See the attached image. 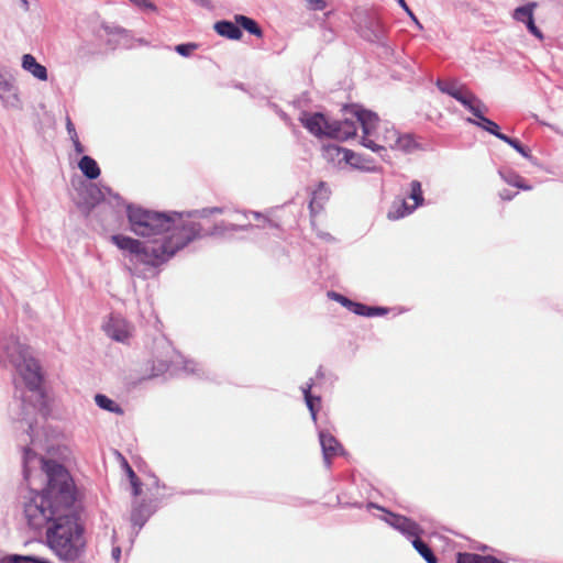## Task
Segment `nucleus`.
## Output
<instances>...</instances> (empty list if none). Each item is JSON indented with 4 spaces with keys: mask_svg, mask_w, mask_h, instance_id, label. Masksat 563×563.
Masks as SVG:
<instances>
[{
    "mask_svg": "<svg viewBox=\"0 0 563 563\" xmlns=\"http://www.w3.org/2000/svg\"><path fill=\"white\" fill-rule=\"evenodd\" d=\"M408 198L413 200L412 205H409L406 200L401 199L399 201H395L387 213V218L389 220H398L405 218L406 216L411 214L417 208L423 206L424 198L423 191L421 187V183L419 180H412L409 184V194Z\"/></svg>",
    "mask_w": 563,
    "mask_h": 563,
    "instance_id": "nucleus-7",
    "label": "nucleus"
},
{
    "mask_svg": "<svg viewBox=\"0 0 563 563\" xmlns=\"http://www.w3.org/2000/svg\"><path fill=\"white\" fill-rule=\"evenodd\" d=\"M153 512L154 510H152L145 503H135L133 505L131 511V521L133 527L137 528L135 534L140 532Z\"/></svg>",
    "mask_w": 563,
    "mask_h": 563,
    "instance_id": "nucleus-18",
    "label": "nucleus"
},
{
    "mask_svg": "<svg viewBox=\"0 0 563 563\" xmlns=\"http://www.w3.org/2000/svg\"><path fill=\"white\" fill-rule=\"evenodd\" d=\"M299 120L308 132L316 137H329L331 120H329L323 113H309L307 111H302Z\"/></svg>",
    "mask_w": 563,
    "mask_h": 563,
    "instance_id": "nucleus-12",
    "label": "nucleus"
},
{
    "mask_svg": "<svg viewBox=\"0 0 563 563\" xmlns=\"http://www.w3.org/2000/svg\"><path fill=\"white\" fill-rule=\"evenodd\" d=\"M306 405L310 411L311 419L313 422H317V405L320 404L321 398L319 396H309L305 398Z\"/></svg>",
    "mask_w": 563,
    "mask_h": 563,
    "instance_id": "nucleus-36",
    "label": "nucleus"
},
{
    "mask_svg": "<svg viewBox=\"0 0 563 563\" xmlns=\"http://www.w3.org/2000/svg\"><path fill=\"white\" fill-rule=\"evenodd\" d=\"M350 311L357 316L368 317L369 306L354 301Z\"/></svg>",
    "mask_w": 563,
    "mask_h": 563,
    "instance_id": "nucleus-39",
    "label": "nucleus"
},
{
    "mask_svg": "<svg viewBox=\"0 0 563 563\" xmlns=\"http://www.w3.org/2000/svg\"><path fill=\"white\" fill-rule=\"evenodd\" d=\"M526 26L531 34H533L539 40H543V34L540 31V29L536 25L533 16L526 22Z\"/></svg>",
    "mask_w": 563,
    "mask_h": 563,
    "instance_id": "nucleus-40",
    "label": "nucleus"
},
{
    "mask_svg": "<svg viewBox=\"0 0 563 563\" xmlns=\"http://www.w3.org/2000/svg\"><path fill=\"white\" fill-rule=\"evenodd\" d=\"M40 467L47 486L42 493L31 490L24 501L23 512L27 526L34 531L47 530L59 515L78 503V492L69 472L55 461L40 457L31 448L23 449V476L31 484L33 468Z\"/></svg>",
    "mask_w": 563,
    "mask_h": 563,
    "instance_id": "nucleus-2",
    "label": "nucleus"
},
{
    "mask_svg": "<svg viewBox=\"0 0 563 563\" xmlns=\"http://www.w3.org/2000/svg\"><path fill=\"white\" fill-rule=\"evenodd\" d=\"M387 308L369 306L368 317L384 316L387 313Z\"/></svg>",
    "mask_w": 563,
    "mask_h": 563,
    "instance_id": "nucleus-45",
    "label": "nucleus"
},
{
    "mask_svg": "<svg viewBox=\"0 0 563 563\" xmlns=\"http://www.w3.org/2000/svg\"><path fill=\"white\" fill-rule=\"evenodd\" d=\"M457 563H506L493 555H481L476 553H459Z\"/></svg>",
    "mask_w": 563,
    "mask_h": 563,
    "instance_id": "nucleus-26",
    "label": "nucleus"
},
{
    "mask_svg": "<svg viewBox=\"0 0 563 563\" xmlns=\"http://www.w3.org/2000/svg\"><path fill=\"white\" fill-rule=\"evenodd\" d=\"M66 129H67L70 140H75L76 137H78L75 125L71 122L69 117H67V119H66Z\"/></svg>",
    "mask_w": 563,
    "mask_h": 563,
    "instance_id": "nucleus-44",
    "label": "nucleus"
},
{
    "mask_svg": "<svg viewBox=\"0 0 563 563\" xmlns=\"http://www.w3.org/2000/svg\"><path fill=\"white\" fill-rule=\"evenodd\" d=\"M196 48L197 44L195 43L178 44L175 46V51L184 57L190 56Z\"/></svg>",
    "mask_w": 563,
    "mask_h": 563,
    "instance_id": "nucleus-37",
    "label": "nucleus"
},
{
    "mask_svg": "<svg viewBox=\"0 0 563 563\" xmlns=\"http://www.w3.org/2000/svg\"><path fill=\"white\" fill-rule=\"evenodd\" d=\"M130 483L132 486V494L134 496H139L142 492V488H141L142 484H141L140 479L137 478L136 481H131Z\"/></svg>",
    "mask_w": 563,
    "mask_h": 563,
    "instance_id": "nucleus-46",
    "label": "nucleus"
},
{
    "mask_svg": "<svg viewBox=\"0 0 563 563\" xmlns=\"http://www.w3.org/2000/svg\"><path fill=\"white\" fill-rule=\"evenodd\" d=\"M29 431H30V432H33V426H32V423H29Z\"/></svg>",
    "mask_w": 563,
    "mask_h": 563,
    "instance_id": "nucleus-58",
    "label": "nucleus"
},
{
    "mask_svg": "<svg viewBox=\"0 0 563 563\" xmlns=\"http://www.w3.org/2000/svg\"><path fill=\"white\" fill-rule=\"evenodd\" d=\"M126 216L131 231L151 240L142 243L123 234H114L111 242L145 265L157 267L165 264L201 234L199 225L162 211L126 205Z\"/></svg>",
    "mask_w": 563,
    "mask_h": 563,
    "instance_id": "nucleus-1",
    "label": "nucleus"
},
{
    "mask_svg": "<svg viewBox=\"0 0 563 563\" xmlns=\"http://www.w3.org/2000/svg\"><path fill=\"white\" fill-rule=\"evenodd\" d=\"M71 142H73L74 148L77 154H81L85 152V148L78 137H76L75 140H71Z\"/></svg>",
    "mask_w": 563,
    "mask_h": 563,
    "instance_id": "nucleus-49",
    "label": "nucleus"
},
{
    "mask_svg": "<svg viewBox=\"0 0 563 563\" xmlns=\"http://www.w3.org/2000/svg\"><path fill=\"white\" fill-rule=\"evenodd\" d=\"M102 328L109 338L121 343L128 342L131 336V325L120 316H110Z\"/></svg>",
    "mask_w": 563,
    "mask_h": 563,
    "instance_id": "nucleus-14",
    "label": "nucleus"
},
{
    "mask_svg": "<svg viewBox=\"0 0 563 563\" xmlns=\"http://www.w3.org/2000/svg\"><path fill=\"white\" fill-rule=\"evenodd\" d=\"M166 213L168 216H172L173 218L181 217L185 221H188V222L199 225V228L201 230V234L191 241V242H194L195 240L205 238V230L202 229L201 224L199 222H197L196 220L208 218L209 216L212 214V210L210 208H202L199 210H191V211H187V212L172 211V212H166Z\"/></svg>",
    "mask_w": 563,
    "mask_h": 563,
    "instance_id": "nucleus-19",
    "label": "nucleus"
},
{
    "mask_svg": "<svg viewBox=\"0 0 563 563\" xmlns=\"http://www.w3.org/2000/svg\"><path fill=\"white\" fill-rule=\"evenodd\" d=\"M398 2V4L408 13V15L416 22V24L421 27L419 21L417 20L416 15L413 14V12L409 9V7L407 5L406 1L405 0H396Z\"/></svg>",
    "mask_w": 563,
    "mask_h": 563,
    "instance_id": "nucleus-43",
    "label": "nucleus"
},
{
    "mask_svg": "<svg viewBox=\"0 0 563 563\" xmlns=\"http://www.w3.org/2000/svg\"><path fill=\"white\" fill-rule=\"evenodd\" d=\"M0 563H52L48 560L35 555L8 554L0 559Z\"/></svg>",
    "mask_w": 563,
    "mask_h": 563,
    "instance_id": "nucleus-28",
    "label": "nucleus"
},
{
    "mask_svg": "<svg viewBox=\"0 0 563 563\" xmlns=\"http://www.w3.org/2000/svg\"><path fill=\"white\" fill-rule=\"evenodd\" d=\"M347 148L340 147L338 145H325L322 148V155L325 161L328 162H335L339 163L344 162V152H346Z\"/></svg>",
    "mask_w": 563,
    "mask_h": 563,
    "instance_id": "nucleus-33",
    "label": "nucleus"
},
{
    "mask_svg": "<svg viewBox=\"0 0 563 563\" xmlns=\"http://www.w3.org/2000/svg\"><path fill=\"white\" fill-rule=\"evenodd\" d=\"M500 177L510 186L522 190H530L532 187L527 185L525 179L512 170H499Z\"/></svg>",
    "mask_w": 563,
    "mask_h": 563,
    "instance_id": "nucleus-29",
    "label": "nucleus"
},
{
    "mask_svg": "<svg viewBox=\"0 0 563 563\" xmlns=\"http://www.w3.org/2000/svg\"><path fill=\"white\" fill-rule=\"evenodd\" d=\"M252 228H253V225L249 222L241 223V224L231 223L230 232L249 231Z\"/></svg>",
    "mask_w": 563,
    "mask_h": 563,
    "instance_id": "nucleus-42",
    "label": "nucleus"
},
{
    "mask_svg": "<svg viewBox=\"0 0 563 563\" xmlns=\"http://www.w3.org/2000/svg\"><path fill=\"white\" fill-rule=\"evenodd\" d=\"M22 68L38 80H47L46 67L37 63L35 57L31 54H24L22 56Z\"/></svg>",
    "mask_w": 563,
    "mask_h": 563,
    "instance_id": "nucleus-20",
    "label": "nucleus"
},
{
    "mask_svg": "<svg viewBox=\"0 0 563 563\" xmlns=\"http://www.w3.org/2000/svg\"><path fill=\"white\" fill-rule=\"evenodd\" d=\"M125 467H126V473H128V476H129V478H130V482H131V481H136V479H137V476H136V474L134 473V471L132 470V467H131L128 463H125Z\"/></svg>",
    "mask_w": 563,
    "mask_h": 563,
    "instance_id": "nucleus-51",
    "label": "nucleus"
},
{
    "mask_svg": "<svg viewBox=\"0 0 563 563\" xmlns=\"http://www.w3.org/2000/svg\"><path fill=\"white\" fill-rule=\"evenodd\" d=\"M501 141L507 143L508 145H510L521 156H523L526 158L530 157L529 151L517 139H512V137H510V136L505 134L503 136Z\"/></svg>",
    "mask_w": 563,
    "mask_h": 563,
    "instance_id": "nucleus-35",
    "label": "nucleus"
},
{
    "mask_svg": "<svg viewBox=\"0 0 563 563\" xmlns=\"http://www.w3.org/2000/svg\"><path fill=\"white\" fill-rule=\"evenodd\" d=\"M318 236L325 241H333V238L331 236L330 233L318 232Z\"/></svg>",
    "mask_w": 563,
    "mask_h": 563,
    "instance_id": "nucleus-53",
    "label": "nucleus"
},
{
    "mask_svg": "<svg viewBox=\"0 0 563 563\" xmlns=\"http://www.w3.org/2000/svg\"><path fill=\"white\" fill-rule=\"evenodd\" d=\"M111 555H112V559L115 561V562H119L120 558H121V549L119 547H115L112 549V552H111Z\"/></svg>",
    "mask_w": 563,
    "mask_h": 563,
    "instance_id": "nucleus-52",
    "label": "nucleus"
},
{
    "mask_svg": "<svg viewBox=\"0 0 563 563\" xmlns=\"http://www.w3.org/2000/svg\"><path fill=\"white\" fill-rule=\"evenodd\" d=\"M308 8L313 11H322L327 7L325 0H306Z\"/></svg>",
    "mask_w": 563,
    "mask_h": 563,
    "instance_id": "nucleus-41",
    "label": "nucleus"
},
{
    "mask_svg": "<svg viewBox=\"0 0 563 563\" xmlns=\"http://www.w3.org/2000/svg\"><path fill=\"white\" fill-rule=\"evenodd\" d=\"M415 550L427 561V563H438V559L432 549L419 537L412 540Z\"/></svg>",
    "mask_w": 563,
    "mask_h": 563,
    "instance_id": "nucleus-30",
    "label": "nucleus"
},
{
    "mask_svg": "<svg viewBox=\"0 0 563 563\" xmlns=\"http://www.w3.org/2000/svg\"><path fill=\"white\" fill-rule=\"evenodd\" d=\"M367 508H377L386 514L382 519L391 526L394 529L398 530L400 533L408 538H418L422 533V529L420 526L413 520L401 516L396 515L390 511L385 510L384 508L377 506L374 503H368Z\"/></svg>",
    "mask_w": 563,
    "mask_h": 563,
    "instance_id": "nucleus-8",
    "label": "nucleus"
},
{
    "mask_svg": "<svg viewBox=\"0 0 563 563\" xmlns=\"http://www.w3.org/2000/svg\"><path fill=\"white\" fill-rule=\"evenodd\" d=\"M210 209L212 210V214H216V213L221 214L224 212V208H221V207H211Z\"/></svg>",
    "mask_w": 563,
    "mask_h": 563,
    "instance_id": "nucleus-54",
    "label": "nucleus"
},
{
    "mask_svg": "<svg viewBox=\"0 0 563 563\" xmlns=\"http://www.w3.org/2000/svg\"><path fill=\"white\" fill-rule=\"evenodd\" d=\"M77 508V504L69 506V509L59 515L46 530L47 545L59 560L65 562L79 559L86 545L84 527L79 523Z\"/></svg>",
    "mask_w": 563,
    "mask_h": 563,
    "instance_id": "nucleus-3",
    "label": "nucleus"
},
{
    "mask_svg": "<svg viewBox=\"0 0 563 563\" xmlns=\"http://www.w3.org/2000/svg\"><path fill=\"white\" fill-rule=\"evenodd\" d=\"M485 112L486 111H482L476 115V119L468 118L467 122L479 126L481 129L501 140L505 134L499 131V125L496 122L484 115Z\"/></svg>",
    "mask_w": 563,
    "mask_h": 563,
    "instance_id": "nucleus-21",
    "label": "nucleus"
},
{
    "mask_svg": "<svg viewBox=\"0 0 563 563\" xmlns=\"http://www.w3.org/2000/svg\"><path fill=\"white\" fill-rule=\"evenodd\" d=\"M2 349L9 362L18 371L29 391L35 395L36 404L34 407L44 405V391L42 389L43 374L30 347L21 343L18 336L11 334L4 339Z\"/></svg>",
    "mask_w": 563,
    "mask_h": 563,
    "instance_id": "nucleus-4",
    "label": "nucleus"
},
{
    "mask_svg": "<svg viewBox=\"0 0 563 563\" xmlns=\"http://www.w3.org/2000/svg\"><path fill=\"white\" fill-rule=\"evenodd\" d=\"M275 108H277V107L275 106ZM276 112H277V114L279 115V118H280V119H282V120H283L287 125H291V124H292V123H291V120H290V118H289V115H288L286 112H284V111H283V110H280V109H276Z\"/></svg>",
    "mask_w": 563,
    "mask_h": 563,
    "instance_id": "nucleus-47",
    "label": "nucleus"
},
{
    "mask_svg": "<svg viewBox=\"0 0 563 563\" xmlns=\"http://www.w3.org/2000/svg\"><path fill=\"white\" fill-rule=\"evenodd\" d=\"M464 108H466L475 118L482 111H487L485 103L475 96L467 87L455 98Z\"/></svg>",
    "mask_w": 563,
    "mask_h": 563,
    "instance_id": "nucleus-16",
    "label": "nucleus"
},
{
    "mask_svg": "<svg viewBox=\"0 0 563 563\" xmlns=\"http://www.w3.org/2000/svg\"><path fill=\"white\" fill-rule=\"evenodd\" d=\"M242 214H243L244 218H247L249 213L247 212H242Z\"/></svg>",
    "mask_w": 563,
    "mask_h": 563,
    "instance_id": "nucleus-60",
    "label": "nucleus"
},
{
    "mask_svg": "<svg viewBox=\"0 0 563 563\" xmlns=\"http://www.w3.org/2000/svg\"><path fill=\"white\" fill-rule=\"evenodd\" d=\"M421 148H422L421 145L417 142L415 136L409 133H406V134L398 133L395 146L393 147V150H398L406 154H411Z\"/></svg>",
    "mask_w": 563,
    "mask_h": 563,
    "instance_id": "nucleus-23",
    "label": "nucleus"
},
{
    "mask_svg": "<svg viewBox=\"0 0 563 563\" xmlns=\"http://www.w3.org/2000/svg\"><path fill=\"white\" fill-rule=\"evenodd\" d=\"M313 203H314V202H313V200H312V201L310 202V208H311V210H313Z\"/></svg>",
    "mask_w": 563,
    "mask_h": 563,
    "instance_id": "nucleus-59",
    "label": "nucleus"
},
{
    "mask_svg": "<svg viewBox=\"0 0 563 563\" xmlns=\"http://www.w3.org/2000/svg\"><path fill=\"white\" fill-rule=\"evenodd\" d=\"M438 89L445 93V95H449L450 97L452 98H456L463 90L464 88L466 87L465 85L463 84H460L459 81L456 80H442V79H438L437 82H435Z\"/></svg>",
    "mask_w": 563,
    "mask_h": 563,
    "instance_id": "nucleus-25",
    "label": "nucleus"
},
{
    "mask_svg": "<svg viewBox=\"0 0 563 563\" xmlns=\"http://www.w3.org/2000/svg\"><path fill=\"white\" fill-rule=\"evenodd\" d=\"M194 2L202 5V7H210V1L209 0H192Z\"/></svg>",
    "mask_w": 563,
    "mask_h": 563,
    "instance_id": "nucleus-55",
    "label": "nucleus"
},
{
    "mask_svg": "<svg viewBox=\"0 0 563 563\" xmlns=\"http://www.w3.org/2000/svg\"><path fill=\"white\" fill-rule=\"evenodd\" d=\"M0 102L7 109L20 110L22 101L19 93V88L12 76H5L0 73Z\"/></svg>",
    "mask_w": 563,
    "mask_h": 563,
    "instance_id": "nucleus-11",
    "label": "nucleus"
},
{
    "mask_svg": "<svg viewBox=\"0 0 563 563\" xmlns=\"http://www.w3.org/2000/svg\"><path fill=\"white\" fill-rule=\"evenodd\" d=\"M344 162L351 167L362 172L374 173L377 170V167L371 157L355 153L351 150L344 152Z\"/></svg>",
    "mask_w": 563,
    "mask_h": 563,
    "instance_id": "nucleus-17",
    "label": "nucleus"
},
{
    "mask_svg": "<svg viewBox=\"0 0 563 563\" xmlns=\"http://www.w3.org/2000/svg\"><path fill=\"white\" fill-rule=\"evenodd\" d=\"M20 2H21L22 8H23L25 11H27V10H29V8H30L29 1H27V0H20Z\"/></svg>",
    "mask_w": 563,
    "mask_h": 563,
    "instance_id": "nucleus-56",
    "label": "nucleus"
},
{
    "mask_svg": "<svg viewBox=\"0 0 563 563\" xmlns=\"http://www.w3.org/2000/svg\"><path fill=\"white\" fill-rule=\"evenodd\" d=\"M230 224L224 221L216 223L210 230L205 231V236H223L230 231Z\"/></svg>",
    "mask_w": 563,
    "mask_h": 563,
    "instance_id": "nucleus-34",
    "label": "nucleus"
},
{
    "mask_svg": "<svg viewBox=\"0 0 563 563\" xmlns=\"http://www.w3.org/2000/svg\"><path fill=\"white\" fill-rule=\"evenodd\" d=\"M537 5V2H528L525 5L516 8L512 12L514 20L526 24V22L533 16V11Z\"/></svg>",
    "mask_w": 563,
    "mask_h": 563,
    "instance_id": "nucleus-31",
    "label": "nucleus"
},
{
    "mask_svg": "<svg viewBox=\"0 0 563 563\" xmlns=\"http://www.w3.org/2000/svg\"><path fill=\"white\" fill-rule=\"evenodd\" d=\"M360 107L358 104H352L350 109H346V113L351 114V118H344L343 120H331L329 137L339 141H347L351 137L356 136V131L360 125L354 115V108Z\"/></svg>",
    "mask_w": 563,
    "mask_h": 563,
    "instance_id": "nucleus-9",
    "label": "nucleus"
},
{
    "mask_svg": "<svg viewBox=\"0 0 563 563\" xmlns=\"http://www.w3.org/2000/svg\"><path fill=\"white\" fill-rule=\"evenodd\" d=\"M516 192H510L507 189H504L499 192V196L503 200H511L515 197Z\"/></svg>",
    "mask_w": 563,
    "mask_h": 563,
    "instance_id": "nucleus-50",
    "label": "nucleus"
},
{
    "mask_svg": "<svg viewBox=\"0 0 563 563\" xmlns=\"http://www.w3.org/2000/svg\"><path fill=\"white\" fill-rule=\"evenodd\" d=\"M78 167L88 179H97L100 176V168L97 162L88 155H84L80 158Z\"/></svg>",
    "mask_w": 563,
    "mask_h": 563,
    "instance_id": "nucleus-24",
    "label": "nucleus"
},
{
    "mask_svg": "<svg viewBox=\"0 0 563 563\" xmlns=\"http://www.w3.org/2000/svg\"><path fill=\"white\" fill-rule=\"evenodd\" d=\"M386 23L377 15H369L361 27V35L366 41L385 45L387 34Z\"/></svg>",
    "mask_w": 563,
    "mask_h": 563,
    "instance_id": "nucleus-13",
    "label": "nucleus"
},
{
    "mask_svg": "<svg viewBox=\"0 0 563 563\" xmlns=\"http://www.w3.org/2000/svg\"><path fill=\"white\" fill-rule=\"evenodd\" d=\"M329 296L333 300H335L339 303H341L343 307H345L349 310H351V307H352V305L354 302L353 300L349 299L347 297H345V296H343L341 294L334 292V291L329 292Z\"/></svg>",
    "mask_w": 563,
    "mask_h": 563,
    "instance_id": "nucleus-38",
    "label": "nucleus"
},
{
    "mask_svg": "<svg viewBox=\"0 0 563 563\" xmlns=\"http://www.w3.org/2000/svg\"><path fill=\"white\" fill-rule=\"evenodd\" d=\"M354 115L362 128L361 144L384 158L386 147L393 150L399 132L389 122L380 121L375 112L362 107L354 108Z\"/></svg>",
    "mask_w": 563,
    "mask_h": 563,
    "instance_id": "nucleus-5",
    "label": "nucleus"
},
{
    "mask_svg": "<svg viewBox=\"0 0 563 563\" xmlns=\"http://www.w3.org/2000/svg\"><path fill=\"white\" fill-rule=\"evenodd\" d=\"M150 377H157L165 373H169L173 376L183 374L199 375L200 372L197 362L185 358L165 338L155 341L153 358L150 361Z\"/></svg>",
    "mask_w": 563,
    "mask_h": 563,
    "instance_id": "nucleus-6",
    "label": "nucleus"
},
{
    "mask_svg": "<svg viewBox=\"0 0 563 563\" xmlns=\"http://www.w3.org/2000/svg\"><path fill=\"white\" fill-rule=\"evenodd\" d=\"M235 22L239 25V27H243L250 34H253L257 37L263 36L262 29L260 27L255 20L242 14H238L235 15Z\"/></svg>",
    "mask_w": 563,
    "mask_h": 563,
    "instance_id": "nucleus-27",
    "label": "nucleus"
},
{
    "mask_svg": "<svg viewBox=\"0 0 563 563\" xmlns=\"http://www.w3.org/2000/svg\"><path fill=\"white\" fill-rule=\"evenodd\" d=\"M312 385H313L312 379H310L309 383H307L305 386L301 387V390H302V394H303V398L312 396L311 395Z\"/></svg>",
    "mask_w": 563,
    "mask_h": 563,
    "instance_id": "nucleus-48",
    "label": "nucleus"
},
{
    "mask_svg": "<svg viewBox=\"0 0 563 563\" xmlns=\"http://www.w3.org/2000/svg\"><path fill=\"white\" fill-rule=\"evenodd\" d=\"M319 441L322 449L323 461L329 467L331 459L336 456L343 449L339 441L330 432L325 430L319 431Z\"/></svg>",
    "mask_w": 563,
    "mask_h": 563,
    "instance_id": "nucleus-15",
    "label": "nucleus"
},
{
    "mask_svg": "<svg viewBox=\"0 0 563 563\" xmlns=\"http://www.w3.org/2000/svg\"><path fill=\"white\" fill-rule=\"evenodd\" d=\"M250 214H252L254 217V219H256V220H260L263 218V216L257 211H252V212H250Z\"/></svg>",
    "mask_w": 563,
    "mask_h": 563,
    "instance_id": "nucleus-57",
    "label": "nucleus"
},
{
    "mask_svg": "<svg viewBox=\"0 0 563 563\" xmlns=\"http://www.w3.org/2000/svg\"><path fill=\"white\" fill-rule=\"evenodd\" d=\"M95 401H96V405L103 410H107V411L113 412V413H118V415L123 413L122 408L118 404H115L112 399H110L108 396H106L103 394H97L95 396Z\"/></svg>",
    "mask_w": 563,
    "mask_h": 563,
    "instance_id": "nucleus-32",
    "label": "nucleus"
},
{
    "mask_svg": "<svg viewBox=\"0 0 563 563\" xmlns=\"http://www.w3.org/2000/svg\"><path fill=\"white\" fill-rule=\"evenodd\" d=\"M106 194L115 201V206L123 203L121 197L117 194H112L110 188H101L95 184H90L81 192L82 200L79 202V207L84 212L89 213L97 205L106 199Z\"/></svg>",
    "mask_w": 563,
    "mask_h": 563,
    "instance_id": "nucleus-10",
    "label": "nucleus"
},
{
    "mask_svg": "<svg viewBox=\"0 0 563 563\" xmlns=\"http://www.w3.org/2000/svg\"><path fill=\"white\" fill-rule=\"evenodd\" d=\"M214 30L219 35L230 40H240L242 36V31L236 22L234 23L228 20L218 21L214 24Z\"/></svg>",
    "mask_w": 563,
    "mask_h": 563,
    "instance_id": "nucleus-22",
    "label": "nucleus"
}]
</instances>
